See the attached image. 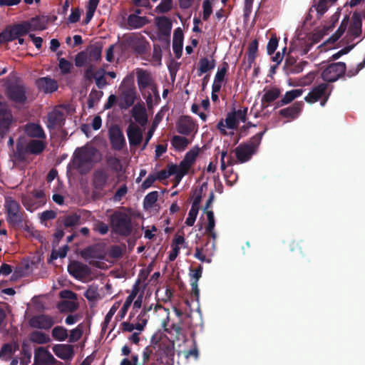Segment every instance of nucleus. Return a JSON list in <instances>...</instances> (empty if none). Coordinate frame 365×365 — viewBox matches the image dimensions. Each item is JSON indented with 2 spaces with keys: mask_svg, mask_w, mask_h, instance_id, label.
Segmentation results:
<instances>
[{
  "mask_svg": "<svg viewBox=\"0 0 365 365\" xmlns=\"http://www.w3.org/2000/svg\"><path fill=\"white\" fill-rule=\"evenodd\" d=\"M175 355V344L173 341H155L146 346L142 354L143 364H147L151 359L153 365L160 364L163 360L173 359Z\"/></svg>",
  "mask_w": 365,
  "mask_h": 365,
  "instance_id": "f257e3e1",
  "label": "nucleus"
},
{
  "mask_svg": "<svg viewBox=\"0 0 365 365\" xmlns=\"http://www.w3.org/2000/svg\"><path fill=\"white\" fill-rule=\"evenodd\" d=\"M122 51H133L138 55L145 54L150 48V43L140 33L124 34L119 43Z\"/></svg>",
  "mask_w": 365,
  "mask_h": 365,
  "instance_id": "f03ea898",
  "label": "nucleus"
},
{
  "mask_svg": "<svg viewBox=\"0 0 365 365\" xmlns=\"http://www.w3.org/2000/svg\"><path fill=\"white\" fill-rule=\"evenodd\" d=\"M112 231L121 237H129L133 232L131 217L125 212L115 211L110 217Z\"/></svg>",
  "mask_w": 365,
  "mask_h": 365,
  "instance_id": "7ed1b4c3",
  "label": "nucleus"
},
{
  "mask_svg": "<svg viewBox=\"0 0 365 365\" xmlns=\"http://www.w3.org/2000/svg\"><path fill=\"white\" fill-rule=\"evenodd\" d=\"M267 128H265L263 131L259 132L252 137L247 143L240 144L235 150L236 158L241 163L249 161L257 148L261 143L262 138L267 132Z\"/></svg>",
  "mask_w": 365,
  "mask_h": 365,
  "instance_id": "20e7f679",
  "label": "nucleus"
},
{
  "mask_svg": "<svg viewBox=\"0 0 365 365\" xmlns=\"http://www.w3.org/2000/svg\"><path fill=\"white\" fill-rule=\"evenodd\" d=\"M100 160L101 153L97 148L84 146L76 150L73 163L77 169H81L86 164H93Z\"/></svg>",
  "mask_w": 365,
  "mask_h": 365,
  "instance_id": "39448f33",
  "label": "nucleus"
},
{
  "mask_svg": "<svg viewBox=\"0 0 365 365\" xmlns=\"http://www.w3.org/2000/svg\"><path fill=\"white\" fill-rule=\"evenodd\" d=\"M122 86L123 88H120L118 106L121 110H126L134 104L137 98L136 90L133 79L128 77L124 78Z\"/></svg>",
  "mask_w": 365,
  "mask_h": 365,
  "instance_id": "423d86ee",
  "label": "nucleus"
},
{
  "mask_svg": "<svg viewBox=\"0 0 365 365\" xmlns=\"http://www.w3.org/2000/svg\"><path fill=\"white\" fill-rule=\"evenodd\" d=\"M113 178L110 170L106 167H101L94 170L92 175L91 183L94 195L103 196L105 189L110 185Z\"/></svg>",
  "mask_w": 365,
  "mask_h": 365,
  "instance_id": "0eeeda50",
  "label": "nucleus"
},
{
  "mask_svg": "<svg viewBox=\"0 0 365 365\" xmlns=\"http://www.w3.org/2000/svg\"><path fill=\"white\" fill-rule=\"evenodd\" d=\"M6 221L13 227H19L24 222V212L19 202L11 197L6 199Z\"/></svg>",
  "mask_w": 365,
  "mask_h": 365,
  "instance_id": "6e6552de",
  "label": "nucleus"
},
{
  "mask_svg": "<svg viewBox=\"0 0 365 365\" xmlns=\"http://www.w3.org/2000/svg\"><path fill=\"white\" fill-rule=\"evenodd\" d=\"M21 202L27 210L32 212L46 203V195L43 190H34L22 195Z\"/></svg>",
  "mask_w": 365,
  "mask_h": 365,
  "instance_id": "1a4fd4ad",
  "label": "nucleus"
},
{
  "mask_svg": "<svg viewBox=\"0 0 365 365\" xmlns=\"http://www.w3.org/2000/svg\"><path fill=\"white\" fill-rule=\"evenodd\" d=\"M346 71V65L344 62L331 63L322 71L321 77L326 82L333 83L344 76Z\"/></svg>",
  "mask_w": 365,
  "mask_h": 365,
  "instance_id": "9d476101",
  "label": "nucleus"
},
{
  "mask_svg": "<svg viewBox=\"0 0 365 365\" xmlns=\"http://www.w3.org/2000/svg\"><path fill=\"white\" fill-rule=\"evenodd\" d=\"M6 94L16 108L24 106L27 101L26 88L23 85L11 84L8 86Z\"/></svg>",
  "mask_w": 365,
  "mask_h": 365,
  "instance_id": "9b49d317",
  "label": "nucleus"
},
{
  "mask_svg": "<svg viewBox=\"0 0 365 365\" xmlns=\"http://www.w3.org/2000/svg\"><path fill=\"white\" fill-rule=\"evenodd\" d=\"M14 118L8 104L0 96V135L4 136L10 129Z\"/></svg>",
  "mask_w": 365,
  "mask_h": 365,
  "instance_id": "f8f14e48",
  "label": "nucleus"
},
{
  "mask_svg": "<svg viewBox=\"0 0 365 365\" xmlns=\"http://www.w3.org/2000/svg\"><path fill=\"white\" fill-rule=\"evenodd\" d=\"M108 137L111 147L115 150H121L126 145L123 133L118 125H113L109 128Z\"/></svg>",
  "mask_w": 365,
  "mask_h": 365,
  "instance_id": "ddd939ff",
  "label": "nucleus"
},
{
  "mask_svg": "<svg viewBox=\"0 0 365 365\" xmlns=\"http://www.w3.org/2000/svg\"><path fill=\"white\" fill-rule=\"evenodd\" d=\"M68 272L74 278L82 280L88 277L91 273V269L87 265L78 261H73L68 266Z\"/></svg>",
  "mask_w": 365,
  "mask_h": 365,
  "instance_id": "4468645a",
  "label": "nucleus"
},
{
  "mask_svg": "<svg viewBox=\"0 0 365 365\" xmlns=\"http://www.w3.org/2000/svg\"><path fill=\"white\" fill-rule=\"evenodd\" d=\"M53 317L47 314L34 316L29 320V325L36 329L48 330L53 327Z\"/></svg>",
  "mask_w": 365,
  "mask_h": 365,
  "instance_id": "2eb2a0df",
  "label": "nucleus"
},
{
  "mask_svg": "<svg viewBox=\"0 0 365 365\" xmlns=\"http://www.w3.org/2000/svg\"><path fill=\"white\" fill-rule=\"evenodd\" d=\"M197 130V125L190 116H182L177 123V131L180 134L189 135Z\"/></svg>",
  "mask_w": 365,
  "mask_h": 365,
  "instance_id": "dca6fc26",
  "label": "nucleus"
},
{
  "mask_svg": "<svg viewBox=\"0 0 365 365\" xmlns=\"http://www.w3.org/2000/svg\"><path fill=\"white\" fill-rule=\"evenodd\" d=\"M66 118L64 113L58 110H53L47 115L46 126L48 130H55L62 128L65 124Z\"/></svg>",
  "mask_w": 365,
  "mask_h": 365,
  "instance_id": "f3484780",
  "label": "nucleus"
},
{
  "mask_svg": "<svg viewBox=\"0 0 365 365\" xmlns=\"http://www.w3.org/2000/svg\"><path fill=\"white\" fill-rule=\"evenodd\" d=\"M56 360L45 348L38 347L34 352V364L36 365H54Z\"/></svg>",
  "mask_w": 365,
  "mask_h": 365,
  "instance_id": "a211bd4d",
  "label": "nucleus"
},
{
  "mask_svg": "<svg viewBox=\"0 0 365 365\" xmlns=\"http://www.w3.org/2000/svg\"><path fill=\"white\" fill-rule=\"evenodd\" d=\"M136 76L138 86L141 92L146 88H151L155 84L151 73L146 70L137 68Z\"/></svg>",
  "mask_w": 365,
  "mask_h": 365,
  "instance_id": "6ab92c4d",
  "label": "nucleus"
},
{
  "mask_svg": "<svg viewBox=\"0 0 365 365\" xmlns=\"http://www.w3.org/2000/svg\"><path fill=\"white\" fill-rule=\"evenodd\" d=\"M328 87L329 86L327 83H322L314 86L308 95L304 98V100L309 103L317 102L320 98L329 92Z\"/></svg>",
  "mask_w": 365,
  "mask_h": 365,
  "instance_id": "aec40b11",
  "label": "nucleus"
},
{
  "mask_svg": "<svg viewBox=\"0 0 365 365\" xmlns=\"http://www.w3.org/2000/svg\"><path fill=\"white\" fill-rule=\"evenodd\" d=\"M126 132L131 147L138 146L142 143V130L137 125L130 123L127 128Z\"/></svg>",
  "mask_w": 365,
  "mask_h": 365,
  "instance_id": "412c9836",
  "label": "nucleus"
},
{
  "mask_svg": "<svg viewBox=\"0 0 365 365\" xmlns=\"http://www.w3.org/2000/svg\"><path fill=\"white\" fill-rule=\"evenodd\" d=\"M36 85L40 91L46 93H53L58 87L57 81L48 76L38 78Z\"/></svg>",
  "mask_w": 365,
  "mask_h": 365,
  "instance_id": "4be33fe9",
  "label": "nucleus"
},
{
  "mask_svg": "<svg viewBox=\"0 0 365 365\" xmlns=\"http://www.w3.org/2000/svg\"><path fill=\"white\" fill-rule=\"evenodd\" d=\"M132 117L141 126H145L148 121L146 109L143 104L138 103L131 110Z\"/></svg>",
  "mask_w": 365,
  "mask_h": 365,
  "instance_id": "5701e85b",
  "label": "nucleus"
},
{
  "mask_svg": "<svg viewBox=\"0 0 365 365\" xmlns=\"http://www.w3.org/2000/svg\"><path fill=\"white\" fill-rule=\"evenodd\" d=\"M184 35L180 27L177 28L173 33V49L177 58H180L182 53Z\"/></svg>",
  "mask_w": 365,
  "mask_h": 365,
  "instance_id": "b1692460",
  "label": "nucleus"
},
{
  "mask_svg": "<svg viewBox=\"0 0 365 365\" xmlns=\"http://www.w3.org/2000/svg\"><path fill=\"white\" fill-rule=\"evenodd\" d=\"M26 134L33 138L46 139V135L38 123H29L24 127Z\"/></svg>",
  "mask_w": 365,
  "mask_h": 365,
  "instance_id": "393cba45",
  "label": "nucleus"
},
{
  "mask_svg": "<svg viewBox=\"0 0 365 365\" xmlns=\"http://www.w3.org/2000/svg\"><path fill=\"white\" fill-rule=\"evenodd\" d=\"M303 106L302 101L296 102L291 106L281 109L279 114L283 118L295 119L299 116Z\"/></svg>",
  "mask_w": 365,
  "mask_h": 365,
  "instance_id": "a878e982",
  "label": "nucleus"
},
{
  "mask_svg": "<svg viewBox=\"0 0 365 365\" xmlns=\"http://www.w3.org/2000/svg\"><path fill=\"white\" fill-rule=\"evenodd\" d=\"M140 279H137L135 283L133 286V289H132L130 294L127 297V298L120 311V317L121 319L125 316L132 302H133V300L136 297L137 294H138V292L140 291Z\"/></svg>",
  "mask_w": 365,
  "mask_h": 365,
  "instance_id": "bb28decb",
  "label": "nucleus"
},
{
  "mask_svg": "<svg viewBox=\"0 0 365 365\" xmlns=\"http://www.w3.org/2000/svg\"><path fill=\"white\" fill-rule=\"evenodd\" d=\"M165 331L170 335H174L177 341H185L186 339V330L183 327V323H173L170 327L165 326Z\"/></svg>",
  "mask_w": 365,
  "mask_h": 365,
  "instance_id": "cd10ccee",
  "label": "nucleus"
},
{
  "mask_svg": "<svg viewBox=\"0 0 365 365\" xmlns=\"http://www.w3.org/2000/svg\"><path fill=\"white\" fill-rule=\"evenodd\" d=\"M264 93L261 98V104L263 108H267L270 103L276 101L281 94V91L277 87L269 89L264 88Z\"/></svg>",
  "mask_w": 365,
  "mask_h": 365,
  "instance_id": "c85d7f7f",
  "label": "nucleus"
},
{
  "mask_svg": "<svg viewBox=\"0 0 365 365\" xmlns=\"http://www.w3.org/2000/svg\"><path fill=\"white\" fill-rule=\"evenodd\" d=\"M53 351L60 359L66 360L74 355L73 347L69 344H56L53 347Z\"/></svg>",
  "mask_w": 365,
  "mask_h": 365,
  "instance_id": "c756f323",
  "label": "nucleus"
},
{
  "mask_svg": "<svg viewBox=\"0 0 365 365\" xmlns=\"http://www.w3.org/2000/svg\"><path fill=\"white\" fill-rule=\"evenodd\" d=\"M362 21L359 13L354 12L352 16V22L349 27L348 34L354 38L359 37L361 34Z\"/></svg>",
  "mask_w": 365,
  "mask_h": 365,
  "instance_id": "7c9ffc66",
  "label": "nucleus"
},
{
  "mask_svg": "<svg viewBox=\"0 0 365 365\" xmlns=\"http://www.w3.org/2000/svg\"><path fill=\"white\" fill-rule=\"evenodd\" d=\"M156 24L161 36H170L172 22L166 16H160L156 19Z\"/></svg>",
  "mask_w": 365,
  "mask_h": 365,
  "instance_id": "2f4dec72",
  "label": "nucleus"
},
{
  "mask_svg": "<svg viewBox=\"0 0 365 365\" xmlns=\"http://www.w3.org/2000/svg\"><path fill=\"white\" fill-rule=\"evenodd\" d=\"M303 90L301 88L287 91L284 96L281 98V100L277 102L276 108L282 107L284 105L291 103L297 97L301 96Z\"/></svg>",
  "mask_w": 365,
  "mask_h": 365,
  "instance_id": "473e14b6",
  "label": "nucleus"
},
{
  "mask_svg": "<svg viewBox=\"0 0 365 365\" xmlns=\"http://www.w3.org/2000/svg\"><path fill=\"white\" fill-rule=\"evenodd\" d=\"M199 154V148L192 149L188 151L183 160L180 163V167L189 171L192 165L195 163L196 158Z\"/></svg>",
  "mask_w": 365,
  "mask_h": 365,
  "instance_id": "72a5a7b5",
  "label": "nucleus"
},
{
  "mask_svg": "<svg viewBox=\"0 0 365 365\" xmlns=\"http://www.w3.org/2000/svg\"><path fill=\"white\" fill-rule=\"evenodd\" d=\"M258 40L257 38H255L251 41V43L248 46L247 54V69L251 68L252 64L255 61L258 50Z\"/></svg>",
  "mask_w": 365,
  "mask_h": 365,
  "instance_id": "f704fd0d",
  "label": "nucleus"
},
{
  "mask_svg": "<svg viewBox=\"0 0 365 365\" xmlns=\"http://www.w3.org/2000/svg\"><path fill=\"white\" fill-rule=\"evenodd\" d=\"M146 16H140L136 14H130L128 17V24L131 29H140L148 24Z\"/></svg>",
  "mask_w": 365,
  "mask_h": 365,
  "instance_id": "c9c22d12",
  "label": "nucleus"
},
{
  "mask_svg": "<svg viewBox=\"0 0 365 365\" xmlns=\"http://www.w3.org/2000/svg\"><path fill=\"white\" fill-rule=\"evenodd\" d=\"M46 148V143L40 140H31L27 143V150L29 153L33 155L41 153Z\"/></svg>",
  "mask_w": 365,
  "mask_h": 365,
  "instance_id": "e433bc0d",
  "label": "nucleus"
},
{
  "mask_svg": "<svg viewBox=\"0 0 365 365\" xmlns=\"http://www.w3.org/2000/svg\"><path fill=\"white\" fill-rule=\"evenodd\" d=\"M216 63L215 59L209 61L207 58L204 57L199 61V67L197 69V75L202 76L203 73L213 69L215 67Z\"/></svg>",
  "mask_w": 365,
  "mask_h": 365,
  "instance_id": "4c0bfd02",
  "label": "nucleus"
},
{
  "mask_svg": "<svg viewBox=\"0 0 365 365\" xmlns=\"http://www.w3.org/2000/svg\"><path fill=\"white\" fill-rule=\"evenodd\" d=\"M29 25V29L33 31H42L46 29L47 21L44 17L35 16L27 21Z\"/></svg>",
  "mask_w": 365,
  "mask_h": 365,
  "instance_id": "58836bf2",
  "label": "nucleus"
},
{
  "mask_svg": "<svg viewBox=\"0 0 365 365\" xmlns=\"http://www.w3.org/2000/svg\"><path fill=\"white\" fill-rule=\"evenodd\" d=\"M82 223L81 213L77 212L66 216L63 220V224L66 228L73 227Z\"/></svg>",
  "mask_w": 365,
  "mask_h": 365,
  "instance_id": "ea45409f",
  "label": "nucleus"
},
{
  "mask_svg": "<svg viewBox=\"0 0 365 365\" xmlns=\"http://www.w3.org/2000/svg\"><path fill=\"white\" fill-rule=\"evenodd\" d=\"M30 340L38 344H47L51 341L49 336L39 331H34L30 334Z\"/></svg>",
  "mask_w": 365,
  "mask_h": 365,
  "instance_id": "a19ab883",
  "label": "nucleus"
},
{
  "mask_svg": "<svg viewBox=\"0 0 365 365\" xmlns=\"http://www.w3.org/2000/svg\"><path fill=\"white\" fill-rule=\"evenodd\" d=\"M190 143V140L185 137L180 135H174L171 140L173 146L178 150H184Z\"/></svg>",
  "mask_w": 365,
  "mask_h": 365,
  "instance_id": "79ce46f5",
  "label": "nucleus"
},
{
  "mask_svg": "<svg viewBox=\"0 0 365 365\" xmlns=\"http://www.w3.org/2000/svg\"><path fill=\"white\" fill-rule=\"evenodd\" d=\"M29 153L27 150V144L25 145L21 139L16 143L15 156L19 161H24L26 160V155Z\"/></svg>",
  "mask_w": 365,
  "mask_h": 365,
  "instance_id": "37998d69",
  "label": "nucleus"
},
{
  "mask_svg": "<svg viewBox=\"0 0 365 365\" xmlns=\"http://www.w3.org/2000/svg\"><path fill=\"white\" fill-rule=\"evenodd\" d=\"M51 334L54 339L63 341L68 337V330L63 327L57 326L53 329Z\"/></svg>",
  "mask_w": 365,
  "mask_h": 365,
  "instance_id": "c03bdc74",
  "label": "nucleus"
},
{
  "mask_svg": "<svg viewBox=\"0 0 365 365\" xmlns=\"http://www.w3.org/2000/svg\"><path fill=\"white\" fill-rule=\"evenodd\" d=\"M103 95V91L93 88L88 98V106L92 108L100 101Z\"/></svg>",
  "mask_w": 365,
  "mask_h": 365,
  "instance_id": "a18cd8bd",
  "label": "nucleus"
},
{
  "mask_svg": "<svg viewBox=\"0 0 365 365\" xmlns=\"http://www.w3.org/2000/svg\"><path fill=\"white\" fill-rule=\"evenodd\" d=\"M106 73V71L103 68H100L96 71V78L94 79L96 86L99 89H102L108 85V82L105 77Z\"/></svg>",
  "mask_w": 365,
  "mask_h": 365,
  "instance_id": "49530a36",
  "label": "nucleus"
},
{
  "mask_svg": "<svg viewBox=\"0 0 365 365\" xmlns=\"http://www.w3.org/2000/svg\"><path fill=\"white\" fill-rule=\"evenodd\" d=\"M225 122L227 128L233 130L237 128L238 121L236 118V110L235 109L227 114Z\"/></svg>",
  "mask_w": 365,
  "mask_h": 365,
  "instance_id": "de8ad7c7",
  "label": "nucleus"
},
{
  "mask_svg": "<svg viewBox=\"0 0 365 365\" xmlns=\"http://www.w3.org/2000/svg\"><path fill=\"white\" fill-rule=\"evenodd\" d=\"M158 198V191H153L147 194L143 200V205L145 208H151L157 202Z\"/></svg>",
  "mask_w": 365,
  "mask_h": 365,
  "instance_id": "09e8293b",
  "label": "nucleus"
},
{
  "mask_svg": "<svg viewBox=\"0 0 365 365\" xmlns=\"http://www.w3.org/2000/svg\"><path fill=\"white\" fill-rule=\"evenodd\" d=\"M81 256L85 259L98 258V252L94 246H88L81 251Z\"/></svg>",
  "mask_w": 365,
  "mask_h": 365,
  "instance_id": "8fccbe9b",
  "label": "nucleus"
},
{
  "mask_svg": "<svg viewBox=\"0 0 365 365\" xmlns=\"http://www.w3.org/2000/svg\"><path fill=\"white\" fill-rule=\"evenodd\" d=\"M194 257L202 262L210 263L211 259L207 257V250L204 247H195Z\"/></svg>",
  "mask_w": 365,
  "mask_h": 365,
  "instance_id": "3c124183",
  "label": "nucleus"
},
{
  "mask_svg": "<svg viewBox=\"0 0 365 365\" xmlns=\"http://www.w3.org/2000/svg\"><path fill=\"white\" fill-rule=\"evenodd\" d=\"M83 327L82 324H78L75 329L71 330L69 342L74 343L78 341L82 336L83 331Z\"/></svg>",
  "mask_w": 365,
  "mask_h": 365,
  "instance_id": "603ef678",
  "label": "nucleus"
},
{
  "mask_svg": "<svg viewBox=\"0 0 365 365\" xmlns=\"http://www.w3.org/2000/svg\"><path fill=\"white\" fill-rule=\"evenodd\" d=\"M12 28L14 29L19 37L25 36L30 31L29 25L27 21L15 24Z\"/></svg>",
  "mask_w": 365,
  "mask_h": 365,
  "instance_id": "864d4df0",
  "label": "nucleus"
},
{
  "mask_svg": "<svg viewBox=\"0 0 365 365\" xmlns=\"http://www.w3.org/2000/svg\"><path fill=\"white\" fill-rule=\"evenodd\" d=\"M85 297L90 302H94L100 298V294L98 288L94 286H91L84 293Z\"/></svg>",
  "mask_w": 365,
  "mask_h": 365,
  "instance_id": "5fc2aeb1",
  "label": "nucleus"
},
{
  "mask_svg": "<svg viewBox=\"0 0 365 365\" xmlns=\"http://www.w3.org/2000/svg\"><path fill=\"white\" fill-rule=\"evenodd\" d=\"M148 319L149 315L145 314V312L141 311L137 317V330L139 331H142L144 329L145 325L147 324Z\"/></svg>",
  "mask_w": 365,
  "mask_h": 365,
  "instance_id": "6e6d98bb",
  "label": "nucleus"
},
{
  "mask_svg": "<svg viewBox=\"0 0 365 365\" xmlns=\"http://www.w3.org/2000/svg\"><path fill=\"white\" fill-rule=\"evenodd\" d=\"M88 56L94 60L98 61L101 58L102 47L99 46L92 45L88 48Z\"/></svg>",
  "mask_w": 365,
  "mask_h": 365,
  "instance_id": "4d7b16f0",
  "label": "nucleus"
},
{
  "mask_svg": "<svg viewBox=\"0 0 365 365\" xmlns=\"http://www.w3.org/2000/svg\"><path fill=\"white\" fill-rule=\"evenodd\" d=\"M279 40L276 35H272L267 45V52L268 55H272L278 46Z\"/></svg>",
  "mask_w": 365,
  "mask_h": 365,
  "instance_id": "13d9d810",
  "label": "nucleus"
},
{
  "mask_svg": "<svg viewBox=\"0 0 365 365\" xmlns=\"http://www.w3.org/2000/svg\"><path fill=\"white\" fill-rule=\"evenodd\" d=\"M117 308L113 305L104 318V321L102 323L101 331L105 332L107 329L108 325L110 323L113 316L115 314Z\"/></svg>",
  "mask_w": 365,
  "mask_h": 365,
  "instance_id": "bf43d9fd",
  "label": "nucleus"
},
{
  "mask_svg": "<svg viewBox=\"0 0 365 365\" xmlns=\"http://www.w3.org/2000/svg\"><path fill=\"white\" fill-rule=\"evenodd\" d=\"M58 66L63 74H67L71 72L73 65L69 61L61 58L59 59Z\"/></svg>",
  "mask_w": 365,
  "mask_h": 365,
  "instance_id": "052dcab7",
  "label": "nucleus"
},
{
  "mask_svg": "<svg viewBox=\"0 0 365 365\" xmlns=\"http://www.w3.org/2000/svg\"><path fill=\"white\" fill-rule=\"evenodd\" d=\"M307 64V61H300L295 63L292 67L288 68V70L286 71L288 74H297L301 73L303 69L304 66Z\"/></svg>",
  "mask_w": 365,
  "mask_h": 365,
  "instance_id": "680f3d73",
  "label": "nucleus"
},
{
  "mask_svg": "<svg viewBox=\"0 0 365 365\" xmlns=\"http://www.w3.org/2000/svg\"><path fill=\"white\" fill-rule=\"evenodd\" d=\"M229 68V65L227 62H223L222 67L219 69L215 76V81L222 83L225 80V76Z\"/></svg>",
  "mask_w": 365,
  "mask_h": 365,
  "instance_id": "e2e57ef3",
  "label": "nucleus"
},
{
  "mask_svg": "<svg viewBox=\"0 0 365 365\" xmlns=\"http://www.w3.org/2000/svg\"><path fill=\"white\" fill-rule=\"evenodd\" d=\"M190 272L192 273L190 274V283L195 282L198 283L199 279L202 277V265H199L197 268L195 269H192L190 268Z\"/></svg>",
  "mask_w": 365,
  "mask_h": 365,
  "instance_id": "0e129e2a",
  "label": "nucleus"
},
{
  "mask_svg": "<svg viewBox=\"0 0 365 365\" xmlns=\"http://www.w3.org/2000/svg\"><path fill=\"white\" fill-rule=\"evenodd\" d=\"M198 211H199L198 208H195V207H191V208L189 211V213H188V217H187V219L185 220V224L187 226L191 227L194 225L196 217H197V215L198 214Z\"/></svg>",
  "mask_w": 365,
  "mask_h": 365,
  "instance_id": "69168bd1",
  "label": "nucleus"
},
{
  "mask_svg": "<svg viewBox=\"0 0 365 365\" xmlns=\"http://www.w3.org/2000/svg\"><path fill=\"white\" fill-rule=\"evenodd\" d=\"M173 0H162L156 9L160 13H167L172 9Z\"/></svg>",
  "mask_w": 365,
  "mask_h": 365,
  "instance_id": "338daca9",
  "label": "nucleus"
},
{
  "mask_svg": "<svg viewBox=\"0 0 365 365\" xmlns=\"http://www.w3.org/2000/svg\"><path fill=\"white\" fill-rule=\"evenodd\" d=\"M93 230L101 235H106L108 232V225L102 221L98 220L94 225Z\"/></svg>",
  "mask_w": 365,
  "mask_h": 365,
  "instance_id": "774afa93",
  "label": "nucleus"
}]
</instances>
